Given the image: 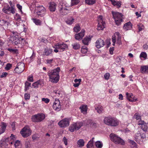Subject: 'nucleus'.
<instances>
[{
  "mask_svg": "<svg viewBox=\"0 0 148 148\" xmlns=\"http://www.w3.org/2000/svg\"><path fill=\"white\" fill-rule=\"evenodd\" d=\"M60 70V68L58 67L56 69L49 71L48 72L47 74L49 77L50 81L54 83H56L58 82L60 78L59 73Z\"/></svg>",
  "mask_w": 148,
  "mask_h": 148,
  "instance_id": "obj_1",
  "label": "nucleus"
},
{
  "mask_svg": "<svg viewBox=\"0 0 148 148\" xmlns=\"http://www.w3.org/2000/svg\"><path fill=\"white\" fill-rule=\"evenodd\" d=\"M103 122L106 124L113 127L116 126L119 124L118 120L110 116L105 117L103 120Z\"/></svg>",
  "mask_w": 148,
  "mask_h": 148,
  "instance_id": "obj_2",
  "label": "nucleus"
},
{
  "mask_svg": "<svg viewBox=\"0 0 148 148\" xmlns=\"http://www.w3.org/2000/svg\"><path fill=\"white\" fill-rule=\"evenodd\" d=\"M83 123L81 121H77L71 124L69 127V130L73 132L79 130L83 125Z\"/></svg>",
  "mask_w": 148,
  "mask_h": 148,
  "instance_id": "obj_3",
  "label": "nucleus"
},
{
  "mask_svg": "<svg viewBox=\"0 0 148 148\" xmlns=\"http://www.w3.org/2000/svg\"><path fill=\"white\" fill-rule=\"evenodd\" d=\"M112 13L116 25H119L122 22V17L123 15L121 13L115 12L112 11Z\"/></svg>",
  "mask_w": 148,
  "mask_h": 148,
  "instance_id": "obj_4",
  "label": "nucleus"
},
{
  "mask_svg": "<svg viewBox=\"0 0 148 148\" xmlns=\"http://www.w3.org/2000/svg\"><path fill=\"white\" fill-rule=\"evenodd\" d=\"M111 140L116 144H120L124 145L125 144L124 141L120 137H118L114 134H111L110 135Z\"/></svg>",
  "mask_w": 148,
  "mask_h": 148,
  "instance_id": "obj_5",
  "label": "nucleus"
},
{
  "mask_svg": "<svg viewBox=\"0 0 148 148\" xmlns=\"http://www.w3.org/2000/svg\"><path fill=\"white\" fill-rule=\"evenodd\" d=\"M32 131L28 126H26L24 127L20 131V133L24 138L29 136L31 134Z\"/></svg>",
  "mask_w": 148,
  "mask_h": 148,
  "instance_id": "obj_6",
  "label": "nucleus"
},
{
  "mask_svg": "<svg viewBox=\"0 0 148 148\" xmlns=\"http://www.w3.org/2000/svg\"><path fill=\"white\" fill-rule=\"evenodd\" d=\"M116 38L117 39L116 43L119 45L121 44V35L119 32H116L114 35L112 36V41L113 42L112 45L113 46H114L115 45Z\"/></svg>",
  "mask_w": 148,
  "mask_h": 148,
  "instance_id": "obj_7",
  "label": "nucleus"
},
{
  "mask_svg": "<svg viewBox=\"0 0 148 148\" xmlns=\"http://www.w3.org/2000/svg\"><path fill=\"white\" fill-rule=\"evenodd\" d=\"M25 67L24 63L23 62H19L17 64V66L14 70V73L20 74L22 73L24 70Z\"/></svg>",
  "mask_w": 148,
  "mask_h": 148,
  "instance_id": "obj_8",
  "label": "nucleus"
},
{
  "mask_svg": "<svg viewBox=\"0 0 148 148\" xmlns=\"http://www.w3.org/2000/svg\"><path fill=\"white\" fill-rule=\"evenodd\" d=\"M69 119L68 118H65L60 121L58 125L61 127H66L69 125Z\"/></svg>",
  "mask_w": 148,
  "mask_h": 148,
  "instance_id": "obj_9",
  "label": "nucleus"
},
{
  "mask_svg": "<svg viewBox=\"0 0 148 148\" xmlns=\"http://www.w3.org/2000/svg\"><path fill=\"white\" fill-rule=\"evenodd\" d=\"M10 40L12 41L13 44L17 45L18 47H22L21 44V41L20 40L18 37H14L13 36L12 37H10Z\"/></svg>",
  "mask_w": 148,
  "mask_h": 148,
  "instance_id": "obj_10",
  "label": "nucleus"
},
{
  "mask_svg": "<svg viewBox=\"0 0 148 148\" xmlns=\"http://www.w3.org/2000/svg\"><path fill=\"white\" fill-rule=\"evenodd\" d=\"M98 25L97 29L98 30H103L105 27V22L102 19V16H99L98 21Z\"/></svg>",
  "mask_w": 148,
  "mask_h": 148,
  "instance_id": "obj_11",
  "label": "nucleus"
},
{
  "mask_svg": "<svg viewBox=\"0 0 148 148\" xmlns=\"http://www.w3.org/2000/svg\"><path fill=\"white\" fill-rule=\"evenodd\" d=\"M53 108L56 111H59L61 108L60 102L58 99H55V100L53 103Z\"/></svg>",
  "mask_w": 148,
  "mask_h": 148,
  "instance_id": "obj_12",
  "label": "nucleus"
},
{
  "mask_svg": "<svg viewBox=\"0 0 148 148\" xmlns=\"http://www.w3.org/2000/svg\"><path fill=\"white\" fill-rule=\"evenodd\" d=\"M85 30L82 29L81 32L78 34H76L75 35V38L76 40H79L82 39L84 35Z\"/></svg>",
  "mask_w": 148,
  "mask_h": 148,
  "instance_id": "obj_13",
  "label": "nucleus"
},
{
  "mask_svg": "<svg viewBox=\"0 0 148 148\" xmlns=\"http://www.w3.org/2000/svg\"><path fill=\"white\" fill-rule=\"evenodd\" d=\"M56 48L59 49L60 51L62 52L67 47V45L65 44H60L57 43L56 45Z\"/></svg>",
  "mask_w": 148,
  "mask_h": 148,
  "instance_id": "obj_14",
  "label": "nucleus"
},
{
  "mask_svg": "<svg viewBox=\"0 0 148 148\" xmlns=\"http://www.w3.org/2000/svg\"><path fill=\"white\" fill-rule=\"evenodd\" d=\"M96 47L98 48L103 47L104 45V42L103 40L101 38L98 39L96 42Z\"/></svg>",
  "mask_w": 148,
  "mask_h": 148,
  "instance_id": "obj_15",
  "label": "nucleus"
},
{
  "mask_svg": "<svg viewBox=\"0 0 148 148\" xmlns=\"http://www.w3.org/2000/svg\"><path fill=\"white\" fill-rule=\"evenodd\" d=\"M126 95L127 99L130 101L133 102L136 101L137 100L136 98L135 99L134 98V96L132 93L130 94L128 93L127 92Z\"/></svg>",
  "mask_w": 148,
  "mask_h": 148,
  "instance_id": "obj_16",
  "label": "nucleus"
},
{
  "mask_svg": "<svg viewBox=\"0 0 148 148\" xmlns=\"http://www.w3.org/2000/svg\"><path fill=\"white\" fill-rule=\"evenodd\" d=\"M44 85V82L42 80H39L37 82L34 83L32 86L34 88H38L39 86H43Z\"/></svg>",
  "mask_w": 148,
  "mask_h": 148,
  "instance_id": "obj_17",
  "label": "nucleus"
},
{
  "mask_svg": "<svg viewBox=\"0 0 148 148\" xmlns=\"http://www.w3.org/2000/svg\"><path fill=\"white\" fill-rule=\"evenodd\" d=\"M11 8L9 5H8L6 7L3 8L2 10V11L4 13L8 14H10Z\"/></svg>",
  "mask_w": 148,
  "mask_h": 148,
  "instance_id": "obj_18",
  "label": "nucleus"
},
{
  "mask_svg": "<svg viewBox=\"0 0 148 148\" xmlns=\"http://www.w3.org/2000/svg\"><path fill=\"white\" fill-rule=\"evenodd\" d=\"M95 109L99 114L103 112V107L97 104L95 106Z\"/></svg>",
  "mask_w": 148,
  "mask_h": 148,
  "instance_id": "obj_19",
  "label": "nucleus"
},
{
  "mask_svg": "<svg viewBox=\"0 0 148 148\" xmlns=\"http://www.w3.org/2000/svg\"><path fill=\"white\" fill-rule=\"evenodd\" d=\"M60 13L62 15H65L69 13V10L65 8L62 7L59 10Z\"/></svg>",
  "mask_w": 148,
  "mask_h": 148,
  "instance_id": "obj_20",
  "label": "nucleus"
},
{
  "mask_svg": "<svg viewBox=\"0 0 148 148\" xmlns=\"http://www.w3.org/2000/svg\"><path fill=\"white\" fill-rule=\"evenodd\" d=\"M56 4L54 2L50 3L49 5V9L51 12H54L56 10Z\"/></svg>",
  "mask_w": 148,
  "mask_h": 148,
  "instance_id": "obj_21",
  "label": "nucleus"
},
{
  "mask_svg": "<svg viewBox=\"0 0 148 148\" xmlns=\"http://www.w3.org/2000/svg\"><path fill=\"white\" fill-rule=\"evenodd\" d=\"M132 25L130 22L125 23L123 27V29L125 30H127L131 29L132 28Z\"/></svg>",
  "mask_w": 148,
  "mask_h": 148,
  "instance_id": "obj_22",
  "label": "nucleus"
},
{
  "mask_svg": "<svg viewBox=\"0 0 148 148\" xmlns=\"http://www.w3.org/2000/svg\"><path fill=\"white\" fill-rule=\"evenodd\" d=\"M90 36L86 37L82 41L83 44L85 45H88V42L91 40V38Z\"/></svg>",
  "mask_w": 148,
  "mask_h": 148,
  "instance_id": "obj_23",
  "label": "nucleus"
},
{
  "mask_svg": "<svg viewBox=\"0 0 148 148\" xmlns=\"http://www.w3.org/2000/svg\"><path fill=\"white\" fill-rule=\"evenodd\" d=\"M38 118V121L40 122L43 120L45 118V116L44 114L42 113L38 114H36Z\"/></svg>",
  "mask_w": 148,
  "mask_h": 148,
  "instance_id": "obj_24",
  "label": "nucleus"
},
{
  "mask_svg": "<svg viewBox=\"0 0 148 148\" xmlns=\"http://www.w3.org/2000/svg\"><path fill=\"white\" fill-rule=\"evenodd\" d=\"M52 49L47 48L45 49L44 55L46 56H48L52 53Z\"/></svg>",
  "mask_w": 148,
  "mask_h": 148,
  "instance_id": "obj_25",
  "label": "nucleus"
},
{
  "mask_svg": "<svg viewBox=\"0 0 148 148\" xmlns=\"http://www.w3.org/2000/svg\"><path fill=\"white\" fill-rule=\"evenodd\" d=\"M74 19L72 17L69 16L66 21V23L69 25H71L74 22Z\"/></svg>",
  "mask_w": 148,
  "mask_h": 148,
  "instance_id": "obj_26",
  "label": "nucleus"
},
{
  "mask_svg": "<svg viewBox=\"0 0 148 148\" xmlns=\"http://www.w3.org/2000/svg\"><path fill=\"white\" fill-rule=\"evenodd\" d=\"M45 10V8L42 5L36 7L35 8V12H39Z\"/></svg>",
  "mask_w": 148,
  "mask_h": 148,
  "instance_id": "obj_27",
  "label": "nucleus"
},
{
  "mask_svg": "<svg viewBox=\"0 0 148 148\" xmlns=\"http://www.w3.org/2000/svg\"><path fill=\"white\" fill-rule=\"evenodd\" d=\"M79 108L81 109L82 112L84 114H86L87 109L86 106L83 105L80 106Z\"/></svg>",
  "mask_w": 148,
  "mask_h": 148,
  "instance_id": "obj_28",
  "label": "nucleus"
},
{
  "mask_svg": "<svg viewBox=\"0 0 148 148\" xmlns=\"http://www.w3.org/2000/svg\"><path fill=\"white\" fill-rule=\"evenodd\" d=\"M141 71L142 73H148V66H141Z\"/></svg>",
  "mask_w": 148,
  "mask_h": 148,
  "instance_id": "obj_29",
  "label": "nucleus"
},
{
  "mask_svg": "<svg viewBox=\"0 0 148 148\" xmlns=\"http://www.w3.org/2000/svg\"><path fill=\"white\" fill-rule=\"evenodd\" d=\"M73 48L75 50H77L80 49V46L79 44L77 43H75L72 45Z\"/></svg>",
  "mask_w": 148,
  "mask_h": 148,
  "instance_id": "obj_30",
  "label": "nucleus"
},
{
  "mask_svg": "<svg viewBox=\"0 0 148 148\" xmlns=\"http://www.w3.org/2000/svg\"><path fill=\"white\" fill-rule=\"evenodd\" d=\"M86 3L88 5H92L96 3V0H85Z\"/></svg>",
  "mask_w": 148,
  "mask_h": 148,
  "instance_id": "obj_31",
  "label": "nucleus"
},
{
  "mask_svg": "<svg viewBox=\"0 0 148 148\" xmlns=\"http://www.w3.org/2000/svg\"><path fill=\"white\" fill-rule=\"evenodd\" d=\"M84 142L83 139H80L78 140L77 143L79 146V147H82L84 145Z\"/></svg>",
  "mask_w": 148,
  "mask_h": 148,
  "instance_id": "obj_32",
  "label": "nucleus"
},
{
  "mask_svg": "<svg viewBox=\"0 0 148 148\" xmlns=\"http://www.w3.org/2000/svg\"><path fill=\"white\" fill-rule=\"evenodd\" d=\"M7 50L10 52L14 54H18V50L17 49H13L11 48H8Z\"/></svg>",
  "mask_w": 148,
  "mask_h": 148,
  "instance_id": "obj_33",
  "label": "nucleus"
},
{
  "mask_svg": "<svg viewBox=\"0 0 148 148\" xmlns=\"http://www.w3.org/2000/svg\"><path fill=\"white\" fill-rule=\"evenodd\" d=\"M9 4L10 6V7L11 8V12L12 14H14L15 13L14 5L12 4V3L11 1L9 2Z\"/></svg>",
  "mask_w": 148,
  "mask_h": 148,
  "instance_id": "obj_34",
  "label": "nucleus"
},
{
  "mask_svg": "<svg viewBox=\"0 0 148 148\" xmlns=\"http://www.w3.org/2000/svg\"><path fill=\"white\" fill-rule=\"evenodd\" d=\"M32 20L36 25H41L42 22L40 20L34 18H32Z\"/></svg>",
  "mask_w": 148,
  "mask_h": 148,
  "instance_id": "obj_35",
  "label": "nucleus"
},
{
  "mask_svg": "<svg viewBox=\"0 0 148 148\" xmlns=\"http://www.w3.org/2000/svg\"><path fill=\"white\" fill-rule=\"evenodd\" d=\"M136 139L137 138L138 139V138H139V136H140V137L142 139H144L146 138L145 135V134L143 133L141 134L137 133L136 134Z\"/></svg>",
  "mask_w": 148,
  "mask_h": 148,
  "instance_id": "obj_36",
  "label": "nucleus"
},
{
  "mask_svg": "<svg viewBox=\"0 0 148 148\" xmlns=\"http://www.w3.org/2000/svg\"><path fill=\"white\" fill-rule=\"evenodd\" d=\"M18 37V33L16 31H11L10 37Z\"/></svg>",
  "mask_w": 148,
  "mask_h": 148,
  "instance_id": "obj_37",
  "label": "nucleus"
},
{
  "mask_svg": "<svg viewBox=\"0 0 148 148\" xmlns=\"http://www.w3.org/2000/svg\"><path fill=\"white\" fill-rule=\"evenodd\" d=\"M14 18L15 20L18 21H22L21 16L18 13H16L14 16Z\"/></svg>",
  "mask_w": 148,
  "mask_h": 148,
  "instance_id": "obj_38",
  "label": "nucleus"
},
{
  "mask_svg": "<svg viewBox=\"0 0 148 148\" xmlns=\"http://www.w3.org/2000/svg\"><path fill=\"white\" fill-rule=\"evenodd\" d=\"M14 145L16 148H20L21 147L20 141L18 140H16L15 142Z\"/></svg>",
  "mask_w": 148,
  "mask_h": 148,
  "instance_id": "obj_39",
  "label": "nucleus"
},
{
  "mask_svg": "<svg viewBox=\"0 0 148 148\" xmlns=\"http://www.w3.org/2000/svg\"><path fill=\"white\" fill-rule=\"evenodd\" d=\"M37 117L36 114L32 116V121L34 122H38V119Z\"/></svg>",
  "mask_w": 148,
  "mask_h": 148,
  "instance_id": "obj_40",
  "label": "nucleus"
},
{
  "mask_svg": "<svg viewBox=\"0 0 148 148\" xmlns=\"http://www.w3.org/2000/svg\"><path fill=\"white\" fill-rule=\"evenodd\" d=\"M45 10L43 11H42L41 12H36V14L38 17H41L45 15Z\"/></svg>",
  "mask_w": 148,
  "mask_h": 148,
  "instance_id": "obj_41",
  "label": "nucleus"
},
{
  "mask_svg": "<svg viewBox=\"0 0 148 148\" xmlns=\"http://www.w3.org/2000/svg\"><path fill=\"white\" fill-rule=\"evenodd\" d=\"M140 128L143 131L145 132H147L148 128V126L147 125V123H146L145 124H144V125L141 126Z\"/></svg>",
  "mask_w": 148,
  "mask_h": 148,
  "instance_id": "obj_42",
  "label": "nucleus"
},
{
  "mask_svg": "<svg viewBox=\"0 0 148 148\" xmlns=\"http://www.w3.org/2000/svg\"><path fill=\"white\" fill-rule=\"evenodd\" d=\"M25 90H27L29 89V88L31 86V84L27 81H26L25 83Z\"/></svg>",
  "mask_w": 148,
  "mask_h": 148,
  "instance_id": "obj_43",
  "label": "nucleus"
},
{
  "mask_svg": "<svg viewBox=\"0 0 148 148\" xmlns=\"http://www.w3.org/2000/svg\"><path fill=\"white\" fill-rule=\"evenodd\" d=\"M96 146L98 148H101L103 146V145L99 141H97L95 143Z\"/></svg>",
  "mask_w": 148,
  "mask_h": 148,
  "instance_id": "obj_44",
  "label": "nucleus"
},
{
  "mask_svg": "<svg viewBox=\"0 0 148 148\" xmlns=\"http://www.w3.org/2000/svg\"><path fill=\"white\" fill-rule=\"evenodd\" d=\"M8 24V22L7 21H5L4 19L0 20V25L1 26H3L6 25V24Z\"/></svg>",
  "mask_w": 148,
  "mask_h": 148,
  "instance_id": "obj_45",
  "label": "nucleus"
},
{
  "mask_svg": "<svg viewBox=\"0 0 148 148\" xmlns=\"http://www.w3.org/2000/svg\"><path fill=\"white\" fill-rule=\"evenodd\" d=\"M79 2V0H71V6L77 5Z\"/></svg>",
  "mask_w": 148,
  "mask_h": 148,
  "instance_id": "obj_46",
  "label": "nucleus"
},
{
  "mask_svg": "<svg viewBox=\"0 0 148 148\" xmlns=\"http://www.w3.org/2000/svg\"><path fill=\"white\" fill-rule=\"evenodd\" d=\"M146 123H145L144 121L140 120V121H139L138 122V125L140 126V127H141V126H143V125H144V124H145Z\"/></svg>",
  "mask_w": 148,
  "mask_h": 148,
  "instance_id": "obj_47",
  "label": "nucleus"
},
{
  "mask_svg": "<svg viewBox=\"0 0 148 148\" xmlns=\"http://www.w3.org/2000/svg\"><path fill=\"white\" fill-rule=\"evenodd\" d=\"M10 139H12L13 140H14L15 139V136L13 135V134H11V136H10V138H6L5 140V142H7Z\"/></svg>",
  "mask_w": 148,
  "mask_h": 148,
  "instance_id": "obj_48",
  "label": "nucleus"
},
{
  "mask_svg": "<svg viewBox=\"0 0 148 148\" xmlns=\"http://www.w3.org/2000/svg\"><path fill=\"white\" fill-rule=\"evenodd\" d=\"M81 51L82 53L84 54L86 53L88 51V49L87 47H83L81 49Z\"/></svg>",
  "mask_w": 148,
  "mask_h": 148,
  "instance_id": "obj_49",
  "label": "nucleus"
},
{
  "mask_svg": "<svg viewBox=\"0 0 148 148\" xmlns=\"http://www.w3.org/2000/svg\"><path fill=\"white\" fill-rule=\"evenodd\" d=\"M137 26H138L139 32L141 31L144 28V27L142 24H140L138 25Z\"/></svg>",
  "mask_w": 148,
  "mask_h": 148,
  "instance_id": "obj_50",
  "label": "nucleus"
},
{
  "mask_svg": "<svg viewBox=\"0 0 148 148\" xmlns=\"http://www.w3.org/2000/svg\"><path fill=\"white\" fill-rule=\"evenodd\" d=\"M93 146V142L91 140H90L88 143L87 145V148H90L92 147Z\"/></svg>",
  "mask_w": 148,
  "mask_h": 148,
  "instance_id": "obj_51",
  "label": "nucleus"
},
{
  "mask_svg": "<svg viewBox=\"0 0 148 148\" xmlns=\"http://www.w3.org/2000/svg\"><path fill=\"white\" fill-rule=\"evenodd\" d=\"M147 56V55L146 53L145 52H142L140 53V57L143 58H144L146 59Z\"/></svg>",
  "mask_w": 148,
  "mask_h": 148,
  "instance_id": "obj_52",
  "label": "nucleus"
},
{
  "mask_svg": "<svg viewBox=\"0 0 148 148\" xmlns=\"http://www.w3.org/2000/svg\"><path fill=\"white\" fill-rule=\"evenodd\" d=\"M74 31L76 32H78L80 29V27L79 26H76L74 27Z\"/></svg>",
  "mask_w": 148,
  "mask_h": 148,
  "instance_id": "obj_53",
  "label": "nucleus"
},
{
  "mask_svg": "<svg viewBox=\"0 0 148 148\" xmlns=\"http://www.w3.org/2000/svg\"><path fill=\"white\" fill-rule=\"evenodd\" d=\"M12 66V65L10 63L7 64L5 67V69L7 70H8L10 69Z\"/></svg>",
  "mask_w": 148,
  "mask_h": 148,
  "instance_id": "obj_54",
  "label": "nucleus"
},
{
  "mask_svg": "<svg viewBox=\"0 0 148 148\" xmlns=\"http://www.w3.org/2000/svg\"><path fill=\"white\" fill-rule=\"evenodd\" d=\"M113 5L114 6H116L118 7V8L120 7L121 6V3L119 2H116L115 1L114 3H113Z\"/></svg>",
  "mask_w": 148,
  "mask_h": 148,
  "instance_id": "obj_55",
  "label": "nucleus"
},
{
  "mask_svg": "<svg viewBox=\"0 0 148 148\" xmlns=\"http://www.w3.org/2000/svg\"><path fill=\"white\" fill-rule=\"evenodd\" d=\"M25 146L26 148H30L31 147L30 142L29 141L26 142L25 143Z\"/></svg>",
  "mask_w": 148,
  "mask_h": 148,
  "instance_id": "obj_56",
  "label": "nucleus"
},
{
  "mask_svg": "<svg viewBox=\"0 0 148 148\" xmlns=\"http://www.w3.org/2000/svg\"><path fill=\"white\" fill-rule=\"evenodd\" d=\"M27 80L30 82H33L34 81V80L33 79V76L32 75H31L30 76H29L28 77V78L27 79Z\"/></svg>",
  "mask_w": 148,
  "mask_h": 148,
  "instance_id": "obj_57",
  "label": "nucleus"
},
{
  "mask_svg": "<svg viewBox=\"0 0 148 148\" xmlns=\"http://www.w3.org/2000/svg\"><path fill=\"white\" fill-rule=\"evenodd\" d=\"M42 101H44L46 103H48L50 101V100L48 98H42Z\"/></svg>",
  "mask_w": 148,
  "mask_h": 148,
  "instance_id": "obj_58",
  "label": "nucleus"
},
{
  "mask_svg": "<svg viewBox=\"0 0 148 148\" xmlns=\"http://www.w3.org/2000/svg\"><path fill=\"white\" fill-rule=\"evenodd\" d=\"M30 95L29 94L25 93V99H29L30 98Z\"/></svg>",
  "mask_w": 148,
  "mask_h": 148,
  "instance_id": "obj_59",
  "label": "nucleus"
},
{
  "mask_svg": "<svg viewBox=\"0 0 148 148\" xmlns=\"http://www.w3.org/2000/svg\"><path fill=\"white\" fill-rule=\"evenodd\" d=\"M1 124L2 125L1 128H2V129H5L7 126L6 124L4 122H2Z\"/></svg>",
  "mask_w": 148,
  "mask_h": 148,
  "instance_id": "obj_60",
  "label": "nucleus"
},
{
  "mask_svg": "<svg viewBox=\"0 0 148 148\" xmlns=\"http://www.w3.org/2000/svg\"><path fill=\"white\" fill-rule=\"evenodd\" d=\"M110 77V74L108 73H106L104 75V77L105 79L108 80L109 79Z\"/></svg>",
  "mask_w": 148,
  "mask_h": 148,
  "instance_id": "obj_61",
  "label": "nucleus"
},
{
  "mask_svg": "<svg viewBox=\"0 0 148 148\" xmlns=\"http://www.w3.org/2000/svg\"><path fill=\"white\" fill-rule=\"evenodd\" d=\"M8 74V73L6 72H3L2 73V75H0V77L1 78L5 77Z\"/></svg>",
  "mask_w": 148,
  "mask_h": 148,
  "instance_id": "obj_62",
  "label": "nucleus"
},
{
  "mask_svg": "<svg viewBox=\"0 0 148 148\" xmlns=\"http://www.w3.org/2000/svg\"><path fill=\"white\" fill-rule=\"evenodd\" d=\"M63 141L64 142V143L66 145H67V140L65 138V137H64L63 138Z\"/></svg>",
  "mask_w": 148,
  "mask_h": 148,
  "instance_id": "obj_63",
  "label": "nucleus"
},
{
  "mask_svg": "<svg viewBox=\"0 0 148 148\" xmlns=\"http://www.w3.org/2000/svg\"><path fill=\"white\" fill-rule=\"evenodd\" d=\"M11 126L13 130H15V122H12L11 124Z\"/></svg>",
  "mask_w": 148,
  "mask_h": 148,
  "instance_id": "obj_64",
  "label": "nucleus"
}]
</instances>
